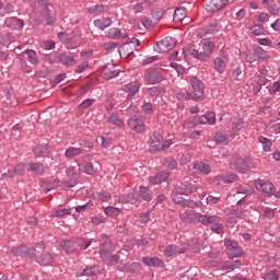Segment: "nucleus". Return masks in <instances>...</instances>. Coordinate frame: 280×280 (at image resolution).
I'll return each mask as SVG.
<instances>
[{
	"label": "nucleus",
	"mask_w": 280,
	"mask_h": 280,
	"mask_svg": "<svg viewBox=\"0 0 280 280\" xmlns=\"http://www.w3.org/2000/svg\"><path fill=\"white\" fill-rule=\"evenodd\" d=\"M12 253L16 257H26L27 259H32V257H36V249H34L32 244L13 247Z\"/></svg>",
	"instance_id": "obj_7"
},
{
	"label": "nucleus",
	"mask_w": 280,
	"mask_h": 280,
	"mask_svg": "<svg viewBox=\"0 0 280 280\" xmlns=\"http://www.w3.org/2000/svg\"><path fill=\"white\" fill-rule=\"evenodd\" d=\"M192 121L194 124H209L210 126H213L217 121L215 113L209 112L202 116H195L192 117Z\"/></svg>",
	"instance_id": "obj_15"
},
{
	"label": "nucleus",
	"mask_w": 280,
	"mask_h": 280,
	"mask_svg": "<svg viewBox=\"0 0 280 280\" xmlns=\"http://www.w3.org/2000/svg\"><path fill=\"white\" fill-rule=\"evenodd\" d=\"M117 75H119L118 70H108V68H104L103 70V78H105V80H113V78H117Z\"/></svg>",
	"instance_id": "obj_47"
},
{
	"label": "nucleus",
	"mask_w": 280,
	"mask_h": 280,
	"mask_svg": "<svg viewBox=\"0 0 280 280\" xmlns=\"http://www.w3.org/2000/svg\"><path fill=\"white\" fill-rule=\"evenodd\" d=\"M27 172H33V174H36L37 176H40L42 174H45V165L38 162H31L26 165Z\"/></svg>",
	"instance_id": "obj_24"
},
{
	"label": "nucleus",
	"mask_w": 280,
	"mask_h": 280,
	"mask_svg": "<svg viewBox=\"0 0 280 280\" xmlns=\"http://www.w3.org/2000/svg\"><path fill=\"white\" fill-rule=\"evenodd\" d=\"M142 264L149 268H165V262L159 257H143Z\"/></svg>",
	"instance_id": "obj_19"
},
{
	"label": "nucleus",
	"mask_w": 280,
	"mask_h": 280,
	"mask_svg": "<svg viewBox=\"0 0 280 280\" xmlns=\"http://www.w3.org/2000/svg\"><path fill=\"white\" fill-rule=\"evenodd\" d=\"M72 174H80V172H84V174H89L90 176H93V174H97V171L100 170V163H91L85 162L81 166L80 164H77V166H71Z\"/></svg>",
	"instance_id": "obj_6"
},
{
	"label": "nucleus",
	"mask_w": 280,
	"mask_h": 280,
	"mask_svg": "<svg viewBox=\"0 0 280 280\" xmlns=\"http://www.w3.org/2000/svg\"><path fill=\"white\" fill-rule=\"evenodd\" d=\"M98 200H101V202H107V200H110V195L106 191H102L98 194Z\"/></svg>",
	"instance_id": "obj_64"
},
{
	"label": "nucleus",
	"mask_w": 280,
	"mask_h": 280,
	"mask_svg": "<svg viewBox=\"0 0 280 280\" xmlns=\"http://www.w3.org/2000/svg\"><path fill=\"white\" fill-rule=\"evenodd\" d=\"M262 3H264V5H267L268 11H269L271 14H273V15L279 14L280 8H279V7H276L273 0H262Z\"/></svg>",
	"instance_id": "obj_44"
},
{
	"label": "nucleus",
	"mask_w": 280,
	"mask_h": 280,
	"mask_svg": "<svg viewBox=\"0 0 280 280\" xmlns=\"http://www.w3.org/2000/svg\"><path fill=\"white\" fill-rule=\"evenodd\" d=\"M80 154H82V149L75 147H69L65 152L66 159H73V156H80Z\"/></svg>",
	"instance_id": "obj_38"
},
{
	"label": "nucleus",
	"mask_w": 280,
	"mask_h": 280,
	"mask_svg": "<svg viewBox=\"0 0 280 280\" xmlns=\"http://www.w3.org/2000/svg\"><path fill=\"white\" fill-rule=\"evenodd\" d=\"M167 178H170V173L167 171H162L156 175L150 177L149 183H151V185H161V183H165Z\"/></svg>",
	"instance_id": "obj_22"
},
{
	"label": "nucleus",
	"mask_w": 280,
	"mask_h": 280,
	"mask_svg": "<svg viewBox=\"0 0 280 280\" xmlns=\"http://www.w3.org/2000/svg\"><path fill=\"white\" fill-rule=\"evenodd\" d=\"M139 45L140 42L137 38H133L131 42L124 44L120 48H118L120 58H128V56L135 54V49H137Z\"/></svg>",
	"instance_id": "obj_8"
},
{
	"label": "nucleus",
	"mask_w": 280,
	"mask_h": 280,
	"mask_svg": "<svg viewBox=\"0 0 280 280\" xmlns=\"http://www.w3.org/2000/svg\"><path fill=\"white\" fill-rule=\"evenodd\" d=\"M139 89H141V83H139L138 81L125 84L122 86V91L129 93L127 100H132V97H135L139 93Z\"/></svg>",
	"instance_id": "obj_18"
},
{
	"label": "nucleus",
	"mask_w": 280,
	"mask_h": 280,
	"mask_svg": "<svg viewBox=\"0 0 280 280\" xmlns=\"http://www.w3.org/2000/svg\"><path fill=\"white\" fill-rule=\"evenodd\" d=\"M86 69H89V61H84L81 65H79L75 69V73H84Z\"/></svg>",
	"instance_id": "obj_60"
},
{
	"label": "nucleus",
	"mask_w": 280,
	"mask_h": 280,
	"mask_svg": "<svg viewBox=\"0 0 280 280\" xmlns=\"http://www.w3.org/2000/svg\"><path fill=\"white\" fill-rule=\"evenodd\" d=\"M226 65H229V57L226 56H219L213 59V69L217 73H224L226 71Z\"/></svg>",
	"instance_id": "obj_16"
},
{
	"label": "nucleus",
	"mask_w": 280,
	"mask_h": 280,
	"mask_svg": "<svg viewBox=\"0 0 280 280\" xmlns=\"http://www.w3.org/2000/svg\"><path fill=\"white\" fill-rule=\"evenodd\" d=\"M215 143H221L222 145H229V136L224 131H218L214 136Z\"/></svg>",
	"instance_id": "obj_37"
},
{
	"label": "nucleus",
	"mask_w": 280,
	"mask_h": 280,
	"mask_svg": "<svg viewBox=\"0 0 280 280\" xmlns=\"http://www.w3.org/2000/svg\"><path fill=\"white\" fill-rule=\"evenodd\" d=\"M88 12L89 14H104V12H108V7L104 4H96L94 7H90Z\"/></svg>",
	"instance_id": "obj_36"
},
{
	"label": "nucleus",
	"mask_w": 280,
	"mask_h": 280,
	"mask_svg": "<svg viewBox=\"0 0 280 280\" xmlns=\"http://www.w3.org/2000/svg\"><path fill=\"white\" fill-rule=\"evenodd\" d=\"M59 61L61 65L66 67H73L78 61H75V57L71 54L63 52L59 56Z\"/></svg>",
	"instance_id": "obj_27"
},
{
	"label": "nucleus",
	"mask_w": 280,
	"mask_h": 280,
	"mask_svg": "<svg viewBox=\"0 0 280 280\" xmlns=\"http://www.w3.org/2000/svg\"><path fill=\"white\" fill-rule=\"evenodd\" d=\"M127 126L130 128V130H133V132H137L138 135L145 132V122H143V119L137 116L130 117L127 120Z\"/></svg>",
	"instance_id": "obj_9"
},
{
	"label": "nucleus",
	"mask_w": 280,
	"mask_h": 280,
	"mask_svg": "<svg viewBox=\"0 0 280 280\" xmlns=\"http://www.w3.org/2000/svg\"><path fill=\"white\" fill-rule=\"evenodd\" d=\"M222 30V24L220 22H211L207 28H203L199 36L202 38V36H207V34H215V32H220Z\"/></svg>",
	"instance_id": "obj_23"
},
{
	"label": "nucleus",
	"mask_w": 280,
	"mask_h": 280,
	"mask_svg": "<svg viewBox=\"0 0 280 280\" xmlns=\"http://www.w3.org/2000/svg\"><path fill=\"white\" fill-rule=\"evenodd\" d=\"M217 178H220L222 180H224V183H233L236 180L237 176L235 174H231V175H228V176H219Z\"/></svg>",
	"instance_id": "obj_61"
},
{
	"label": "nucleus",
	"mask_w": 280,
	"mask_h": 280,
	"mask_svg": "<svg viewBox=\"0 0 280 280\" xmlns=\"http://www.w3.org/2000/svg\"><path fill=\"white\" fill-rule=\"evenodd\" d=\"M215 49V43L207 40L201 44L199 49H190L189 55L201 62H207L209 58L213 55V50Z\"/></svg>",
	"instance_id": "obj_2"
},
{
	"label": "nucleus",
	"mask_w": 280,
	"mask_h": 280,
	"mask_svg": "<svg viewBox=\"0 0 280 280\" xmlns=\"http://www.w3.org/2000/svg\"><path fill=\"white\" fill-rule=\"evenodd\" d=\"M45 20L47 25H54V23H56V16L49 11L45 13Z\"/></svg>",
	"instance_id": "obj_57"
},
{
	"label": "nucleus",
	"mask_w": 280,
	"mask_h": 280,
	"mask_svg": "<svg viewBox=\"0 0 280 280\" xmlns=\"http://www.w3.org/2000/svg\"><path fill=\"white\" fill-rule=\"evenodd\" d=\"M56 47V43L54 40H46L42 43V49H46L47 51L54 49Z\"/></svg>",
	"instance_id": "obj_56"
},
{
	"label": "nucleus",
	"mask_w": 280,
	"mask_h": 280,
	"mask_svg": "<svg viewBox=\"0 0 280 280\" xmlns=\"http://www.w3.org/2000/svg\"><path fill=\"white\" fill-rule=\"evenodd\" d=\"M196 211L194 210H186L179 214L182 222H186L191 224V222H196Z\"/></svg>",
	"instance_id": "obj_28"
},
{
	"label": "nucleus",
	"mask_w": 280,
	"mask_h": 280,
	"mask_svg": "<svg viewBox=\"0 0 280 280\" xmlns=\"http://www.w3.org/2000/svg\"><path fill=\"white\" fill-rule=\"evenodd\" d=\"M35 156H47V154H49V147L47 145H37L34 148L33 150Z\"/></svg>",
	"instance_id": "obj_41"
},
{
	"label": "nucleus",
	"mask_w": 280,
	"mask_h": 280,
	"mask_svg": "<svg viewBox=\"0 0 280 280\" xmlns=\"http://www.w3.org/2000/svg\"><path fill=\"white\" fill-rule=\"evenodd\" d=\"M107 121H109V124H114V126H117L118 128H124V126L126 125L124 122V119L119 118V116L117 114H112L107 118Z\"/></svg>",
	"instance_id": "obj_40"
},
{
	"label": "nucleus",
	"mask_w": 280,
	"mask_h": 280,
	"mask_svg": "<svg viewBox=\"0 0 280 280\" xmlns=\"http://www.w3.org/2000/svg\"><path fill=\"white\" fill-rule=\"evenodd\" d=\"M249 30L254 36H261V34L265 32L261 25H254Z\"/></svg>",
	"instance_id": "obj_51"
},
{
	"label": "nucleus",
	"mask_w": 280,
	"mask_h": 280,
	"mask_svg": "<svg viewBox=\"0 0 280 280\" xmlns=\"http://www.w3.org/2000/svg\"><path fill=\"white\" fill-rule=\"evenodd\" d=\"M25 56L31 65H38V55L36 54V50L26 49L21 54V58H25Z\"/></svg>",
	"instance_id": "obj_29"
},
{
	"label": "nucleus",
	"mask_w": 280,
	"mask_h": 280,
	"mask_svg": "<svg viewBox=\"0 0 280 280\" xmlns=\"http://www.w3.org/2000/svg\"><path fill=\"white\" fill-rule=\"evenodd\" d=\"M165 167H168V170H176V160L173 158H167L164 162Z\"/></svg>",
	"instance_id": "obj_55"
},
{
	"label": "nucleus",
	"mask_w": 280,
	"mask_h": 280,
	"mask_svg": "<svg viewBox=\"0 0 280 280\" xmlns=\"http://www.w3.org/2000/svg\"><path fill=\"white\" fill-rule=\"evenodd\" d=\"M126 270H128V272H137V270H141V264L139 262H132L127 265Z\"/></svg>",
	"instance_id": "obj_53"
},
{
	"label": "nucleus",
	"mask_w": 280,
	"mask_h": 280,
	"mask_svg": "<svg viewBox=\"0 0 280 280\" xmlns=\"http://www.w3.org/2000/svg\"><path fill=\"white\" fill-rule=\"evenodd\" d=\"M174 191L179 196H190L194 191H198V186L195 184H176Z\"/></svg>",
	"instance_id": "obj_10"
},
{
	"label": "nucleus",
	"mask_w": 280,
	"mask_h": 280,
	"mask_svg": "<svg viewBox=\"0 0 280 280\" xmlns=\"http://www.w3.org/2000/svg\"><path fill=\"white\" fill-rule=\"evenodd\" d=\"M194 167L197 172H200V174H209V172H211V166L205 162L196 163Z\"/></svg>",
	"instance_id": "obj_42"
},
{
	"label": "nucleus",
	"mask_w": 280,
	"mask_h": 280,
	"mask_svg": "<svg viewBox=\"0 0 280 280\" xmlns=\"http://www.w3.org/2000/svg\"><path fill=\"white\" fill-rule=\"evenodd\" d=\"M94 25L97 30L104 31L113 25V20L110 18H101L94 21Z\"/></svg>",
	"instance_id": "obj_30"
},
{
	"label": "nucleus",
	"mask_w": 280,
	"mask_h": 280,
	"mask_svg": "<svg viewBox=\"0 0 280 280\" xmlns=\"http://www.w3.org/2000/svg\"><path fill=\"white\" fill-rule=\"evenodd\" d=\"M57 187H60V179L42 183V188L44 189V191H46V194L51 191L52 189H57Z\"/></svg>",
	"instance_id": "obj_33"
},
{
	"label": "nucleus",
	"mask_w": 280,
	"mask_h": 280,
	"mask_svg": "<svg viewBox=\"0 0 280 280\" xmlns=\"http://www.w3.org/2000/svg\"><path fill=\"white\" fill-rule=\"evenodd\" d=\"M96 275L95 268L84 269L83 272L78 273L77 277H94Z\"/></svg>",
	"instance_id": "obj_54"
},
{
	"label": "nucleus",
	"mask_w": 280,
	"mask_h": 280,
	"mask_svg": "<svg viewBox=\"0 0 280 280\" xmlns=\"http://www.w3.org/2000/svg\"><path fill=\"white\" fill-rule=\"evenodd\" d=\"M240 266H242V261L240 260L226 261L222 265V270H228V272H231L235 270V268H240Z\"/></svg>",
	"instance_id": "obj_39"
},
{
	"label": "nucleus",
	"mask_w": 280,
	"mask_h": 280,
	"mask_svg": "<svg viewBox=\"0 0 280 280\" xmlns=\"http://www.w3.org/2000/svg\"><path fill=\"white\" fill-rule=\"evenodd\" d=\"M186 18H187V9L183 7L175 9L173 21H175L176 23H180V21H185Z\"/></svg>",
	"instance_id": "obj_31"
},
{
	"label": "nucleus",
	"mask_w": 280,
	"mask_h": 280,
	"mask_svg": "<svg viewBox=\"0 0 280 280\" xmlns=\"http://www.w3.org/2000/svg\"><path fill=\"white\" fill-rule=\"evenodd\" d=\"M150 5H152V0H144L142 3L135 4L132 10L136 14H139V12H143V9L150 8Z\"/></svg>",
	"instance_id": "obj_43"
},
{
	"label": "nucleus",
	"mask_w": 280,
	"mask_h": 280,
	"mask_svg": "<svg viewBox=\"0 0 280 280\" xmlns=\"http://www.w3.org/2000/svg\"><path fill=\"white\" fill-rule=\"evenodd\" d=\"M200 222L201 224H213V222H218V217L217 215H205L196 212L195 215V222Z\"/></svg>",
	"instance_id": "obj_26"
},
{
	"label": "nucleus",
	"mask_w": 280,
	"mask_h": 280,
	"mask_svg": "<svg viewBox=\"0 0 280 280\" xmlns=\"http://www.w3.org/2000/svg\"><path fill=\"white\" fill-rule=\"evenodd\" d=\"M256 42L260 45H262L264 47H271L272 46V40L268 39V38H257Z\"/></svg>",
	"instance_id": "obj_63"
},
{
	"label": "nucleus",
	"mask_w": 280,
	"mask_h": 280,
	"mask_svg": "<svg viewBox=\"0 0 280 280\" xmlns=\"http://www.w3.org/2000/svg\"><path fill=\"white\" fill-rule=\"evenodd\" d=\"M151 152H161L163 150V136L159 132H154L149 140Z\"/></svg>",
	"instance_id": "obj_12"
},
{
	"label": "nucleus",
	"mask_w": 280,
	"mask_h": 280,
	"mask_svg": "<svg viewBox=\"0 0 280 280\" xmlns=\"http://www.w3.org/2000/svg\"><path fill=\"white\" fill-rule=\"evenodd\" d=\"M255 187L258 191L267 194V196H275L276 198H280V191H277L275 188V184L270 182L257 179L255 180Z\"/></svg>",
	"instance_id": "obj_3"
},
{
	"label": "nucleus",
	"mask_w": 280,
	"mask_h": 280,
	"mask_svg": "<svg viewBox=\"0 0 280 280\" xmlns=\"http://www.w3.org/2000/svg\"><path fill=\"white\" fill-rule=\"evenodd\" d=\"M279 90H280V82L276 81V82H273L272 86L269 88V93H270V95H275V94L279 93Z\"/></svg>",
	"instance_id": "obj_59"
},
{
	"label": "nucleus",
	"mask_w": 280,
	"mask_h": 280,
	"mask_svg": "<svg viewBox=\"0 0 280 280\" xmlns=\"http://www.w3.org/2000/svg\"><path fill=\"white\" fill-rule=\"evenodd\" d=\"M242 128H244V125L242 121L238 120L237 122H234L233 127H232V135L240 132V130H242Z\"/></svg>",
	"instance_id": "obj_62"
},
{
	"label": "nucleus",
	"mask_w": 280,
	"mask_h": 280,
	"mask_svg": "<svg viewBox=\"0 0 280 280\" xmlns=\"http://www.w3.org/2000/svg\"><path fill=\"white\" fill-rule=\"evenodd\" d=\"M37 264H40L42 266H50V264H54V256L49 253H45L37 258Z\"/></svg>",
	"instance_id": "obj_35"
},
{
	"label": "nucleus",
	"mask_w": 280,
	"mask_h": 280,
	"mask_svg": "<svg viewBox=\"0 0 280 280\" xmlns=\"http://www.w3.org/2000/svg\"><path fill=\"white\" fill-rule=\"evenodd\" d=\"M191 92H179L177 93V100H194L198 102V100L205 98V83L200 81V79L192 77L190 79Z\"/></svg>",
	"instance_id": "obj_1"
},
{
	"label": "nucleus",
	"mask_w": 280,
	"mask_h": 280,
	"mask_svg": "<svg viewBox=\"0 0 280 280\" xmlns=\"http://www.w3.org/2000/svg\"><path fill=\"white\" fill-rule=\"evenodd\" d=\"M253 51L258 60H261L262 62H268V60H270V54L268 50L262 49L261 46H255Z\"/></svg>",
	"instance_id": "obj_25"
},
{
	"label": "nucleus",
	"mask_w": 280,
	"mask_h": 280,
	"mask_svg": "<svg viewBox=\"0 0 280 280\" xmlns=\"http://www.w3.org/2000/svg\"><path fill=\"white\" fill-rule=\"evenodd\" d=\"M151 14L154 21H161L165 16V11L163 9H153Z\"/></svg>",
	"instance_id": "obj_50"
},
{
	"label": "nucleus",
	"mask_w": 280,
	"mask_h": 280,
	"mask_svg": "<svg viewBox=\"0 0 280 280\" xmlns=\"http://www.w3.org/2000/svg\"><path fill=\"white\" fill-rule=\"evenodd\" d=\"M184 253H187V247L178 248V246H176V245H168L164 250L165 257H174L176 255H184Z\"/></svg>",
	"instance_id": "obj_21"
},
{
	"label": "nucleus",
	"mask_w": 280,
	"mask_h": 280,
	"mask_svg": "<svg viewBox=\"0 0 280 280\" xmlns=\"http://www.w3.org/2000/svg\"><path fill=\"white\" fill-rule=\"evenodd\" d=\"M176 47V39L173 37H165L164 39L158 42L154 46L153 49L158 54H167V51L174 49Z\"/></svg>",
	"instance_id": "obj_4"
},
{
	"label": "nucleus",
	"mask_w": 280,
	"mask_h": 280,
	"mask_svg": "<svg viewBox=\"0 0 280 280\" xmlns=\"http://www.w3.org/2000/svg\"><path fill=\"white\" fill-rule=\"evenodd\" d=\"M71 214V209H60V210H56L55 212H52L51 217L52 218H65V215H70Z\"/></svg>",
	"instance_id": "obj_49"
},
{
	"label": "nucleus",
	"mask_w": 280,
	"mask_h": 280,
	"mask_svg": "<svg viewBox=\"0 0 280 280\" xmlns=\"http://www.w3.org/2000/svg\"><path fill=\"white\" fill-rule=\"evenodd\" d=\"M105 36L107 38H113L114 40H119L121 38H128V33L121 32L120 28L112 27L105 33Z\"/></svg>",
	"instance_id": "obj_20"
},
{
	"label": "nucleus",
	"mask_w": 280,
	"mask_h": 280,
	"mask_svg": "<svg viewBox=\"0 0 280 280\" xmlns=\"http://www.w3.org/2000/svg\"><path fill=\"white\" fill-rule=\"evenodd\" d=\"M163 93V89L159 86H153L149 89V95H152L153 97H156Z\"/></svg>",
	"instance_id": "obj_58"
},
{
	"label": "nucleus",
	"mask_w": 280,
	"mask_h": 280,
	"mask_svg": "<svg viewBox=\"0 0 280 280\" xmlns=\"http://www.w3.org/2000/svg\"><path fill=\"white\" fill-rule=\"evenodd\" d=\"M104 213H105V215H109L110 218H117V215H119V213H121V209L113 207V206H108L105 208Z\"/></svg>",
	"instance_id": "obj_45"
},
{
	"label": "nucleus",
	"mask_w": 280,
	"mask_h": 280,
	"mask_svg": "<svg viewBox=\"0 0 280 280\" xmlns=\"http://www.w3.org/2000/svg\"><path fill=\"white\" fill-rule=\"evenodd\" d=\"M61 247L68 253V255L75 252V245H73V242L71 241H63L61 243Z\"/></svg>",
	"instance_id": "obj_48"
},
{
	"label": "nucleus",
	"mask_w": 280,
	"mask_h": 280,
	"mask_svg": "<svg viewBox=\"0 0 280 280\" xmlns=\"http://www.w3.org/2000/svg\"><path fill=\"white\" fill-rule=\"evenodd\" d=\"M229 5V0H211L206 4L207 12H218Z\"/></svg>",
	"instance_id": "obj_17"
},
{
	"label": "nucleus",
	"mask_w": 280,
	"mask_h": 280,
	"mask_svg": "<svg viewBox=\"0 0 280 280\" xmlns=\"http://www.w3.org/2000/svg\"><path fill=\"white\" fill-rule=\"evenodd\" d=\"M225 247L230 259H234V257H240V255H242V249L235 241L226 240Z\"/></svg>",
	"instance_id": "obj_13"
},
{
	"label": "nucleus",
	"mask_w": 280,
	"mask_h": 280,
	"mask_svg": "<svg viewBox=\"0 0 280 280\" xmlns=\"http://www.w3.org/2000/svg\"><path fill=\"white\" fill-rule=\"evenodd\" d=\"M231 170H236L241 174H244L246 170H250V162L244 158H236L233 162L230 163Z\"/></svg>",
	"instance_id": "obj_11"
},
{
	"label": "nucleus",
	"mask_w": 280,
	"mask_h": 280,
	"mask_svg": "<svg viewBox=\"0 0 280 280\" xmlns=\"http://www.w3.org/2000/svg\"><path fill=\"white\" fill-rule=\"evenodd\" d=\"M145 80L149 84H161L163 82V75L153 68H149L145 71Z\"/></svg>",
	"instance_id": "obj_14"
},
{
	"label": "nucleus",
	"mask_w": 280,
	"mask_h": 280,
	"mask_svg": "<svg viewBox=\"0 0 280 280\" xmlns=\"http://www.w3.org/2000/svg\"><path fill=\"white\" fill-rule=\"evenodd\" d=\"M258 141L261 143L264 152H272V140L264 136H259Z\"/></svg>",
	"instance_id": "obj_34"
},
{
	"label": "nucleus",
	"mask_w": 280,
	"mask_h": 280,
	"mask_svg": "<svg viewBox=\"0 0 280 280\" xmlns=\"http://www.w3.org/2000/svg\"><path fill=\"white\" fill-rule=\"evenodd\" d=\"M139 194L143 200L150 202L152 200V195H150V189L145 186H140Z\"/></svg>",
	"instance_id": "obj_46"
},
{
	"label": "nucleus",
	"mask_w": 280,
	"mask_h": 280,
	"mask_svg": "<svg viewBox=\"0 0 280 280\" xmlns=\"http://www.w3.org/2000/svg\"><path fill=\"white\" fill-rule=\"evenodd\" d=\"M101 258L107 266H116L119 262V257L117 255L110 256V243L105 242L101 245Z\"/></svg>",
	"instance_id": "obj_5"
},
{
	"label": "nucleus",
	"mask_w": 280,
	"mask_h": 280,
	"mask_svg": "<svg viewBox=\"0 0 280 280\" xmlns=\"http://www.w3.org/2000/svg\"><path fill=\"white\" fill-rule=\"evenodd\" d=\"M5 25L7 27H10V30H21V27H23V22L16 18H9L5 20Z\"/></svg>",
	"instance_id": "obj_32"
},
{
	"label": "nucleus",
	"mask_w": 280,
	"mask_h": 280,
	"mask_svg": "<svg viewBox=\"0 0 280 280\" xmlns=\"http://www.w3.org/2000/svg\"><path fill=\"white\" fill-rule=\"evenodd\" d=\"M78 185V178H70L63 182V189H71Z\"/></svg>",
	"instance_id": "obj_52"
}]
</instances>
